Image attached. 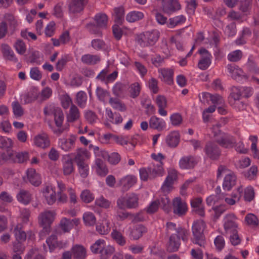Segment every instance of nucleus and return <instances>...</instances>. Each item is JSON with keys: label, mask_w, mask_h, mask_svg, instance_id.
<instances>
[{"label": "nucleus", "mask_w": 259, "mask_h": 259, "mask_svg": "<svg viewBox=\"0 0 259 259\" xmlns=\"http://www.w3.org/2000/svg\"><path fill=\"white\" fill-rule=\"evenodd\" d=\"M214 211L213 219L215 221L219 219L222 214H223L227 209V206L224 204H221L212 208Z\"/></svg>", "instance_id": "nucleus-60"}, {"label": "nucleus", "mask_w": 259, "mask_h": 259, "mask_svg": "<svg viewBox=\"0 0 259 259\" xmlns=\"http://www.w3.org/2000/svg\"><path fill=\"white\" fill-rule=\"evenodd\" d=\"M236 24L232 22L227 25L225 29V33L229 36H233L236 33Z\"/></svg>", "instance_id": "nucleus-64"}, {"label": "nucleus", "mask_w": 259, "mask_h": 259, "mask_svg": "<svg viewBox=\"0 0 259 259\" xmlns=\"http://www.w3.org/2000/svg\"><path fill=\"white\" fill-rule=\"evenodd\" d=\"M80 198L84 202L90 203L94 199L95 197L90 190H84L81 192Z\"/></svg>", "instance_id": "nucleus-57"}, {"label": "nucleus", "mask_w": 259, "mask_h": 259, "mask_svg": "<svg viewBox=\"0 0 259 259\" xmlns=\"http://www.w3.org/2000/svg\"><path fill=\"white\" fill-rule=\"evenodd\" d=\"M222 174H226L223 184V188L225 190L230 191L236 183V177L230 171L226 166L220 165L218 169L217 177H221Z\"/></svg>", "instance_id": "nucleus-3"}, {"label": "nucleus", "mask_w": 259, "mask_h": 259, "mask_svg": "<svg viewBox=\"0 0 259 259\" xmlns=\"http://www.w3.org/2000/svg\"><path fill=\"white\" fill-rule=\"evenodd\" d=\"M81 62L88 65H94L101 61V58L98 55H94L91 54H85L81 58Z\"/></svg>", "instance_id": "nucleus-29"}, {"label": "nucleus", "mask_w": 259, "mask_h": 259, "mask_svg": "<svg viewBox=\"0 0 259 259\" xmlns=\"http://www.w3.org/2000/svg\"><path fill=\"white\" fill-rule=\"evenodd\" d=\"M60 100L61 105L65 109H68L70 106L73 104L71 97L68 94L62 95Z\"/></svg>", "instance_id": "nucleus-61"}, {"label": "nucleus", "mask_w": 259, "mask_h": 259, "mask_svg": "<svg viewBox=\"0 0 259 259\" xmlns=\"http://www.w3.org/2000/svg\"><path fill=\"white\" fill-rule=\"evenodd\" d=\"M55 215L54 211L48 210H46L39 214L38 223L42 228L40 232L41 236H45L51 232V225L54 220Z\"/></svg>", "instance_id": "nucleus-1"}, {"label": "nucleus", "mask_w": 259, "mask_h": 259, "mask_svg": "<svg viewBox=\"0 0 259 259\" xmlns=\"http://www.w3.org/2000/svg\"><path fill=\"white\" fill-rule=\"evenodd\" d=\"M156 102L159 108L158 113L159 114L162 116H166L167 111L164 110V108L167 106L166 98L163 96L159 95L156 98Z\"/></svg>", "instance_id": "nucleus-33"}, {"label": "nucleus", "mask_w": 259, "mask_h": 259, "mask_svg": "<svg viewBox=\"0 0 259 259\" xmlns=\"http://www.w3.org/2000/svg\"><path fill=\"white\" fill-rule=\"evenodd\" d=\"M163 162H157V163H152V165L148 167L150 171V179H155L157 177L161 176L164 173Z\"/></svg>", "instance_id": "nucleus-19"}, {"label": "nucleus", "mask_w": 259, "mask_h": 259, "mask_svg": "<svg viewBox=\"0 0 259 259\" xmlns=\"http://www.w3.org/2000/svg\"><path fill=\"white\" fill-rule=\"evenodd\" d=\"M177 178V174L175 171H172L168 173L161 190L164 193H169L172 188L174 181Z\"/></svg>", "instance_id": "nucleus-15"}, {"label": "nucleus", "mask_w": 259, "mask_h": 259, "mask_svg": "<svg viewBox=\"0 0 259 259\" xmlns=\"http://www.w3.org/2000/svg\"><path fill=\"white\" fill-rule=\"evenodd\" d=\"M33 141L35 146L42 149L47 148L50 146V140L48 135L45 133L36 136Z\"/></svg>", "instance_id": "nucleus-16"}, {"label": "nucleus", "mask_w": 259, "mask_h": 259, "mask_svg": "<svg viewBox=\"0 0 259 259\" xmlns=\"http://www.w3.org/2000/svg\"><path fill=\"white\" fill-rule=\"evenodd\" d=\"M9 160L14 163H23L26 162L29 158L27 152H16L8 150Z\"/></svg>", "instance_id": "nucleus-10"}, {"label": "nucleus", "mask_w": 259, "mask_h": 259, "mask_svg": "<svg viewBox=\"0 0 259 259\" xmlns=\"http://www.w3.org/2000/svg\"><path fill=\"white\" fill-rule=\"evenodd\" d=\"M173 212L178 216H182L187 211V204L180 197L175 198L172 201Z\"/></svg>", "instance_id": "nucleus-9"}, {"label": "nucleus", "mask_w": 259, "mask_h": 259, "mask_svg": "<svg viewBox=\"0 0 259 259\" xmlns=\"http://www.w3.org/2000/svg\"><path fill=\"white\" fill-rule=\"evenodd\" d=\"M124 9L122 6L115 8L113 16L114 18V21L118 24H121L124 20Z\"/></svg>", "instance_id": "nucleus-37"}, {"label": "nucleus", "mask_w": 259, "mask_h": 259, "mask_svg": "<svg viewBox=\"0 0 259 259\" xmlns=\"http://www.w3.org/2000/svg\"><path fill=\"white\" fill-rule=\"evenodd\" d=\"M88 0H71L69 5V11L72 13H79L83 11Z\"/></svg>", "instance_id": "nucleus-17"}, {"label": "nucleus", "mask_w": 259, "mask_h": 259, "mask_svg": "<svg viewBox=\"0 0 259 259\" xmlns=\"http://www.w3.org/2000/svg\"><path fill=\"white\" fill-rule=\"evenodd\" d=\"M180 136L178 132L170 133L166 137L165 141L167 145L171 148L176 147L180 142Z\"/></svg>", "instance_id": "nucleus-26"}, {"label": "nucleus", "mask_w": 259, "mask_h": 259, "mask_svg": "<svg viewBox=\"0 0 259 259\" xmlns=\"http://www.w3.org/2000/svg\"><path fill=\"white\" fill-rule=\"evenodd\" d=\"M14 233L17 241H25L26 239L27 235L23 229L21 224H18L14 229Z\"/></svg>", "instance_id": "nucleus-34"}, {"label": "nucleus", "mask_w": 259, "mask_h": 259, "mask_svg": "<svg viewBox=\"0 0 259 259\" xmlns=\"http://www.w3.org/2000/svg\"><path fill=\"white\" fill-rule=\"evenodd\" d=\"M96 164L97 165V172L100 176H105L108 172V168L106 167L104 162L100 158H97L96 160Z\"/></svg>", "instance_id": "nucleus-44"}, {"label": "nucleus", "mask_w": 259, "mask_h": 259, "mask_svg": "<svg viewBox=\"0 0 259 259\" xmlns=\"http://www.w3.org/2000/svg\"><path fill=\"white\" fill-rule=\"evenodd\" d=\"M75 138L71 136L69 139H60L59 144H60L62 149L66 151H68L74 147V143Z\"/></svg>", "instance_id": "nucleus-32"}, {"label": "nucleus", "mask_w": 259, "mask_h": 259, "mask_svg": "<svg viewBox=\"0 0 259 259\" xmlns=\"http://www.w3.org/2000/svg\"><path fill=\"white\" fill-rule=\"evenodd\" d=\"M197 163L196 158L192 155L184 156L179 162L180 166L183 169L193 168Z\"/></svg>", "instance_id": "nucleus-14"}, {"label": "nucleus", "mask_w": 259, "mask_h": 259, "mask_svg": "<svg viewBox=\"0 0 259 259\" xmlns=\"http://www.w3.org/2000/svg\"><path fill=\"white\" fill-rule=\"evenodd\" d=\"M12 140L8 138L0 136V148L8 149L13 146Z\"/></svg>", "instance_id": "nucleus-63"}, {"label": "nucleus", "mask_w": 259, "mask_h": 259, "mask_svg": "<svg viewBox=\"0 0 259 259\" xmlns=\"http://www.w3.org/2000/svg\"><path fill=\"white\" fill-rule=\"evenodd\" d=\"M62 169L63 174L68 176L74 171L73 160L69 156H64L62 159Z\"/></svg>", "instance_id": "nucleus-23"}, {"label": "nucleus", "mask_w": 259, "mask_h": 259, "mask_svg": "<svg viewBox=\"0 0 259 259\" xmlns=\"http://www.w3.org/2000/svg\"><path fill=\"white\" fill-rule=\"evenodd\" d=\"M180 245V240L177 238L175 235L172 234L169 238V241L167 245V250L169 252L177 251Z\"/></svg>", "instance_id": "nucleus-30"}, {"label": "nucleus", "mask_w": 259, "mask_h": 259, "mask_svg": "<svg viewBox=\"0 0 259 259\" xmlns=\"http://www.w3.org/2000/svg\"><path fill=\"white\" fill-rule=\"evenodd\" d=\"M159 203V207H161L165 212L168 213L170 210V200L166 195H162L156 199Z\"/></svg>", "instance_id": "nucleus-35"}, {"label": "nucleus", "mask_w": 259, "mask_h": 259, "mask_svg": "<svg viewBox=\"0 0 259 259\" xmlns=\"http://www.w3.org/2000/svg\"><path fill=\"white\" fill-rule=\"evenodd\" d=\"M94 20L95 23L97 24L99 27L106 28L108 23V17L104 13H98L96 14Z\"/></svg>", "instance_id": "nucleus-36"}, {"label": "nucleus", "mask_w": 259, "mask_h": 259, "mask_svg": "<svg viewBox=\"0 0 259 259\" xmlns=\"http://www.w3.org/2000/svg\"><path fill=\"white\" fill-rule=\"evenodd\" d=\"M160 32L157 30L146 31L138 35L137 38L138 43L142 47L153 46L158 40Z\"/></svg>", "instance_id": "nucleus-5"}, {"label": "nucleus", "mask_w": 259, "mask_h": 259, "mask_svg": "<svg viewBox=\"0 0 259 259\" xmlns=\"http://www.w3.org/2000/svg\"><path fill=\"white\" fill-rule=\"evenodd\" d=\"M109 104L115 109L120 111H125L126 110V106L121 101L117 98H110Z\"/></svg>", "instance_id": "nucleus-39"}, {"label": "nucleus", "mask_w": 259, "mask_h": 259, "mask_svg": "<svg viewBox=\"0 0 259 259\" xmlns=\"http://www.w3.org/2000/svg\"><path fill=\"white\" fill-rule=\"evenodd\" d=\"M12 106L14 114L16 117H19L23 115V109L18 101L13 102Z\"/></svg>", "instance_id": "nucleus-58"}, {"label": "nucleus", "mask_w": 259, "mask_h": 259, "mask_svg": "<svg viewBox=\"0 0 259 259\" xmlns=\"http://www.w3.org/2000/svg\"><path fill=\"white\" fill-rule=\"evenodd\" d=\"M83 222L86 226H94L96 222L95 215L91 212H87L83 215Z\"/></svg>", "instance_id": "nucleus-53"}, {"label": "nucleus", "mask_w": 259, "mask_h": 259, "mask_svg": "<svg viewBox=\"0 0 259 259\" xmlns=\"http://www.w3.org/2000/svg\"><path fill=\"white\" fill-rule=\"evenodd\" d=\"M137 182V178L133 175H127L120 179L117 184L123 192L128 190Z\"/></svg>", "instance_id": "nucleus-8"}, {"label": "nucleus", "mask_w": 259, "mask_h": 259, "mask_svg": "<svg viewBox=\"0 0 259 259\" xmlns=\"http://www.w3.org/2000/svg\"><path fill=\"white\" fill-rule=\"evenodd\" d=\"M148 231L147 228L142 224L135 226L131 231L130 237L133 240H138Z\"/></svg>", "instance_id": "nucleus-20"}, {"label": "nucleus", "mask_w": 259, "mask_h": 259, "mask_svg": "<svg viewBox=\"0 0 259 259\" xmlns=\"http://www.w3.org/2000/svg\"><path fill=\"white\" fill-rule=\"evenodd\" d=\"M149 127L158 131H161L165 127V122L159 118L153 116L149 120Z\"/></svg>", "instance_id": "nucleus-27"}, {"label": "nucleus", "mask_w": 259, "mask_h": 259, "mask_svg": "<svg viewBox=\"0 0 259 259\" xmlns=\"http://www.w3.org/2000/svg\"><path fill=\"white\" fill-rule=\"evenodd\" d=\"M226 221L225 222L224 226L226 231L235 232L237 231L236 228L238 227L237 223L235 222L236 217L234 214H228L226 215Z\"/></svg>", "instance_id": "nucleus-21"}, {"label": "nucleus", "mask_w": 259, "mask_h": 259, "mask_svg": "<svg viewBox=\"0 0 259 259\" xmlns=\"http://www.w3.org/2000/svg\"><path fill=\"white\" fill-rule=\"evenodd\" d=\"M202 199L201 198H195L191 200V205L196 213L201 217L205 215L204 208L202 204Z\"/></svg>", "instance_id": "nucleus-24"}, {"label": "nucleus", "mask_w": 259, "mask_h": 259, "mask_svg": "<svg viewBox=\"0 0 259 259\" xmlns=\"http://www.w3.org/2000/svg\"><path fill=\"white\" fill-rule=\"evenodd\" d=\"M199 53L201 57L198 67L201 70H206L211 64V54L204 48H201L199 50Z\"/></svg>", "instance_id": "nucleus-7"}, {"label": "nucleus", "mask_w": 259, "mask_h": 259, "mask_svg": "<svg viewBox=\"0 0 259 259\" xmlns=\"http://www.w3.org/2000/svg\"><path fill=\"white\" fill-rule=\"evenodd\" d=\"M162 9L167 14H171L181 9V5L177 0H163Z\"/></svg>", "instance_id": "nucleus-12"}, {"label": "nucleus", "mask_w": 259, "mask_h": 259, "mask_svg": "<svg viewBox=\"0 0 259 259\" xmlns=\"http://www.w3.org/2000/svg\"><path fill=\"white\" fill-rule=\"evenodd\" d=\"M227 69L230 73L231 77L234 79L240 81L242 78L245 79L248 78L247 75L245 74L243 70L235 65H228Z\"/></svg>", "instance_id": "nucleus-13"}, {"label": "nucleus", "mask_w": 259, "mask_h": 259, "mask_svg": "<svg viewBox=\"0 0 259 259\" xmlns=\"http://www.w3.org/2000/svg\"><path fill=\"white\" fill-rule=\"evenodd\" d=\"M71 251L74 259H85L87 257V250L81 245L76 244L73 246Z\"/></svg>", "instance_id": "nucleus-22"}, {"label": "nucleus", "mask_w": 259, "mask_h": 259, "mask_svg": "<svg viewBox=\"0 0 259 259\" xmlns=\"http://www.w3.org/2000/svg\"><path fill=\"white\" fill-rule=\"evenodd\" d=\"M186 20L185 17L183 15L175 16L169 19L168 27L173 28L177 25L184 22Z\"/></svg>", "instance_id": "nucleus-55"}, {"label": "nucleus", "mask_w": 259, "mask_h": 259, "mask_svg": "<svg viewBox=\"0 0 259 259\" xmlns=\"http://www.w3.org/2000/svg\"><path fill=\"white\" fill-rule=\"evenodd\" d=\"M86 28L92 34H95L97 36H102V32L101 31L103 28L98 26L95 23H89L86 25Z\"/></svg>", "instance_id": "nucleus-46"}, {"label": "nucleus", "mask_w": 259, "mask_h": 259, "mask_svg": "<svg viewBox=\"0 0 259 259\" xmlns=\"http://www.w3.org/2000/svg\"><path fill=\"white\" fill-rule=\"evenodd\" d=\"M131 213L125 210V209H116V218L118 221H123L127 219L130 220Z\"/></svg>", "instance_id": "nucleus-54"}, {"label": "nucleus", "mask_w": 259, "mask_h": 259, "mask_svg": "<svg viewBox=\"0 0 259 259\" xmlns=\"http://www.w3.org/2000/svg\"><path fill=\"white\" fill-rule=\"evenodd\" d=\"M14 47L18 54L23 55L25 53L26 47L23 40L18 39L15 43Z\"/></svg>", "instance_id": "nucleus-59"}, {"label": "nucleus", "mask_w": 259, "mask_h": 259, "mask_svg": "<svg viewBox=\"0 0 259 259\" xmlns=\"http://www.w3.org/2000/svg\"><path fill=\"white\" fill-rule=\"evenodd\" d=\"M213 137L217 143L225 148H232L236 143L233 136L222 131H215Z\"/></svg>", "instance_id": "nucleus-4"}, {"label": "nucleus", "mask_w": 259, "mask_h": 259, "mask_svg": "<svg viewBox=\"0 0 259 259\" xmlns=\"http://www.w3.org/2000/svg\"><path fill=\"white\" fill-rule=\"evenodd\" d=\"M245 221L247 225L252 228L256 227L258 225V220L253 213H248L245 217Z\"/></svg>", "instance_id": "nucleus-52"}, {"label": "nucleus", "mask_w": 259, "mask_h": 259, "mask_svg": "<svg viewBox=\"0 0 259 259\" xmlns=\"http://www.w3.org/2000/svg\"><path fill=\"white\" fill-rule=\"evenodd\" d=\"M144 17V14L141 12L132 11L127 14L126 20L129 22L133 23L142 20Z\"/></svg>", "instance_id": "nucleus-41"}, {"label": "nucleus", "mask_w": 259, "mask_h": 259, "mask_svg": "<svg viewBox=\"0 0 259 259\" xmlns=\"http://www.w3.org/2000/svg\"><path fill=\"white\" fill-rule=\"evenodd\" d=\"M111 236L114 241L119 245L123 246L125 245L126 239L120 232L116 229L113 230L111 234Z\"/></svg>", "instance_id": "nucleus-38"}, {"label": "nucleus", "mask_w": 259, "mask_h": 259, "mask_svg": "<svg viewBox=\"0 0 259 259\" xmlns=\"http://www.w3.org/2000/svg\"><path fill=\"white\" fill-rule=\"evenodd\" d=\"M174 234L176 235L177 238L179 240L180 238H181L184 241H186L188 239V231L182 227H178V229L177 230L176 233Z\"/></svg>", "instance_id": "nucleus-56"}, {"label": "nucleus", "mask_w": 259, "mask_h": 259, "mask_svg": "<svg viewBox=\"0 0 259 259\" xmlns=\"http://www.w3.org/2000/svg\"><path fill=\"white\" fill-rule=\"evenodd\" d=\"M89 158V153L87 150L79 149L74 157L77 165L85 163L84 161Z\"/></svg>", "instance_id": "nucleus-40"}, {"label": "nucleus", "mask_w": 259, "mask_h": 259, "mask_svg": "<svg viewBox=\"0 0 259 259\" xmlns=\"http://www.w3.org/2000/svg\"><path fill=\"white\" fill-rule=\"evenodd\" d=\"M1 48L2 52L5 59L15 63L18 62V59L15 56L14 52L9 45L3 44L1 45Z\"/></svg>", "instance_id": "nucleus-28"}, {"label": "nucleus", "mask_w": 259, "mask_h": 259, "mask_svg": "<svg viewBox=\"0 0 259 259\" xmlns=\"http://www.w3.org/2000/svg\"><path fill=\"white\" fill-rule=\"evenodd\" d=\"M72 222L76 223L77 221L76 219L71 220L66 218L62 219L60 223L61 229L64 232H68L73 227Z\"/></svg>", "instance_id": "nucleus-43"}, {"label": "nucleus", "mask_w": 259, "mask_h": 259, "mask_svg": "<svg viewBox=\"0 0 259 259\" xmlns=\"http://www.w3.org/2000/svg\"><path fill=\"white\" fill-rule=\"evenodd\" d=\"M126 199L127 208H135L138 207L139 198L137 195L135 193L130 194Z\"/></svg>", "instance_id": "nucleus-42"}, {"label": "nucleus", "mask_w": 259, "mask_h": 259, "mask_svg": "<svg viewBox=\"0 0 259 259\" xmlns=\"http://www.w3.org/2000/svg\"><path fill=\"white\" fill-rule=\"evenodd\" d=\"M27 177L29 182L34 186L38 187L41 183V179L39 174L35 169L30 168L27 171Z\"/></svg>", "instance_id": "nucleus-18"}, {"label": "nucleus", "mask_w": 259, "mask_h": 259, "mask_svg": "<svg viewBox=\"0 0 259 259\" xmlns=\"http://www.w3.org/2000/svg\"><path fill=\"white\" fill-rule=\"evenodd\" d=\"M80 117L79 109L74 104H72L67 115V119L68 122H73L77 120Z\"/></svg>", "instance_id": "nucleus-31"}, {"label": "nucleus", "mask_w": 259, "mask_h": 259, "mask_svg": "<svg viewBox=\"0 0 259 259\" xmlns=\"http://www.w3.org/2000/svg\"><path fill=\"white\" fill-rule=\"evenodd\" d=\"M252 0H243L240 1L239 7V10L245 15L249 14L252 7Z\"/></svg>", "instance_id": "nucleus-45"}, {"label": "nucleus", "mask_w": 259, "mask_h": 259, "mask_svg": "<svg viewBox=\"0 0 259 259\" xmlns=\"http://www.w3.org/2000/svg\"><path fill=\"white\" fill-rule=\"evenodd\" d=\"M241 94V91L238 87H232L231 92L229 97V103L232 104L233 102L239 101Z\"/></svg>", "instance_id": "nucleus-47"}, {"label": "nucleus", "mask_w": 259, "mask_h": 259, "mask_svg": "<svg viewBox=\"0 0 259 259\" xmlns=\"http://www.w3.org/2000/svg\"><path fill=\"white\" fill-rule=\"evenodd\" d=\"M107 112L108 116L112 123L118 124L122 122V117L119 113H113L111 110H107Z\"/></svg>", "instance_id": "nucleus-51"}, {"label": "nucleus", "mask_w": 259, "mask_h": 259, "mask_svg": "<svg viewBox=\"0 0 259 259\" xmlns=\"http://www.w3.org/2000/svg\"><path fill=\"white\" fill-rule=\"evenodd\" d=\"M205 227V223L203 220L197 221L192 226L193 238L191 240L193 243L202 247H205L206 245L205 238L203 234Z\"/></svg>", "instance_id": "nucleus-2"}, {"label": "nucleus", "mask_w": 259, "mask_h": 259, "mask_svg": "<svg viewBox=\"0 0 259 259\" xmlns=\"http://www.w3.org/2000/svg\"><path fill=\"white\" fill-rule=\"evenodd\" d=\"M162 76L163 80L168 84L172 82L173 72L171 70L161 69L159 70Z\"/></svg>", "instance_id": "nucleus-50"}, {"label": "nucleus", "mask_w": 259, "mask_h": 259, "mask_svg": "<svg viewBox=\"0 0 259 259\" xmlns=\"http://www.w3.org/2000/svg\"><path fill=\"white\" fill-rule=\"evenodd\" d=\"M105 245V241L103 239H98L91 246V250L94 253H101Z\"/></svg>", "instance_id": "nucleus-49"}, {"label": "nucleus", "mask_w": 259, "mask_h": 259, "mask_svg": "<svg viewBox=\"0 0 259 259\" xmlns=\"http://www.w3.org/2000/svg\"><path fill=\"white\" fill-rule=\"evenodd\" d=\"M204 151L207 157L212 160H217L221 155V150L219 147L212 142H207Z\"/></svg>", "instance_id": "nucleus-6"}, {"label": "nucleus", "mask_w": 259, "mask_h": 259, "mask_svg": "<svg viewBox=\"0 0 259 259\" xmlns=\"http://www.w3.org/2000/svg\"><path fill=\"white\" fill-rule=\"evenodd\" d=\"M87 101V96L83 91H79L76 95V103L80 108L85 107Z\"/></svg>", "instance_id": "nucleus-48"}, {"label": "nucleus", "mask_w": 259, "mask_h": 259, "mask_svg": "<svg viewBox=\"0 0 259 259\" xmlns=\"http://www.w3.org/2000/svg\"><path fill=\"white\" fill-rule=\"evenodd\" d=\"M16 198L21 203L27 205L32 200V194L27 190L21 189L17 193Z\"/></svg>", "instance_id": "nucleus-25"}, {"label": "nucleus", "mask_w": 259, "mask_h": 259, "mask_svg": "<svg viewBox=\"0 0 259 259\" xmlns=\"http://www.w3.org/2000/svg\"><path fill=\"white\" fill-rule=\"evenodd\" d=\"M46 243L49 246L50 251L53 250L57 246H58L57 237L56 235H52L46 240Z\"/></svg>", "instance_id": "nucleus-62"}, {"label": "nucleus", "mask_w": 259, "mask_h": 259, "mask_svg": "<svg viewBox=\"0 0 259 259\" xmlns=\"http://www.w3.org/2000/svg\"><path fill=\"white\" fill-rule=\"evenodd\" d=\"M54 116L55 124L58 129L55 130L54 133L60 135L64 131V128H62V125L64 119L63 112L61 108L57 107L54 110Z\"/></svg>", "instance_id": "nucleus-11"}]
</instances>
